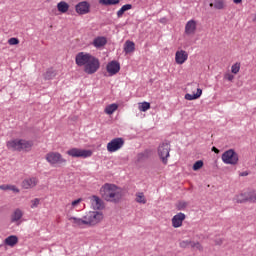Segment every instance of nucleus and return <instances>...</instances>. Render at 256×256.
I'll return each mask as SVG.
<instances>
[{
    "label": "nucleus",
    "mask_w": 256,
    "mask_h": 256,
    "mask_svg": "<svg viewBox=\"0 0 256 256\" xmlns=\"http://www.w3.org/2000/svg\"><path fill=\"white\" fill-rule=\"evenodd\" d=\"M187 59H189V53L185 50H178L175 53V63L177 65H183Z\"/></svg>",
    "instance_id": "4468645a"
},
{
    "label": "nucleus",
    "mask_w": 256,
    "mask_h": 256,
    "mask_svg": "<svg viewBox=\"0 0 256 256\" xmlns=\"http://www.w3.org/2000/svg\"><path fill=\"white\" fill-rule=\"evenodd\" d=\"M103 219V212L89 211L82 218L70 217L69 221L72 223L73 227L83 229V227H95V225H99Z\"/></svg>",
    "instance_id": "f03ea898"
},
{
    "label": "nucleus",
    "mask_w": 256,
    "mask_h": 256,
    "mask_svg": "<svg viewBox=\"0 0 256 256\" xmlns=\"http://www.w3.org/2000/svg\"><path fill=\"white\" fill-rule=\"evenodd\" d=\"M130 9H133V5L131 4H125L117 11V17H123L125 14V11H129Z\"/></svg>",
    "instance_id": "a878e982"
},
{
    "label": "nucleus",
    "mask_w": 256,
    "mask_h": 256,
    "mask_svg": "<svg viewBox=\"0 0 256 256\" xmlns=\"http://www.w3.org/2000/svg\"><path fill=\"white\" fill-rule=\"evenodd\" d=\"M57 73H55V70L49 69L48 71L45 72L44 74V79L46 81H51V79H55Z\"/></svg>",
    "instance_id": "c85d7f7f"
},
{
    "label": "nucleus",
    "mask_w": 256,
    "mask_h": 256,
    "mask_svg": "<svg viewBox=\"0 0 256 256\" xmlns=\"http://www.w3.org/2000/svg\"><path fill=\"white\" fill-rule=\"evenodd\" d=\"M233 2H234L236 5H239V3H242L243 0H233Z\"/></svg>",
    "instance_id": "79ce46f5"
},
{
    "label": "nucleus",
    "mask_w": 256,
    "mask_h": 256,
    "mask_svg": "<svg viewBox=\"0 0 256 256\" xmlns=\"http://www.w3.org/2000/svg\"><path fill=\"white\" fill-rule=\"evenodd\" d=\"M117 109H119V105L113 103L105 107L104 113H106V115H113Z\"/></svg>",
    "instance_id": "b1692460"
},
{
    "label": "nucleus",
    "mask_w": 256,
    "mask_h": 256,
    "mask_svg": "<svg viewBox=\"0 0 256 256\" xmlns=\"http://www.w3.org/2000/svg\"><path fill=\"white\" fill-rule=\"evenodd\" d=\"M123 145H125V140L123 138H113L110 142L107 143L106 149L108 153H117V151L123 149Z\"/></svg>",
    "instance_id": "1a4fd4ad"
},
{
    "label": "nucleus",
    "mask_w": 256,
    "mask_h": 256,
    "mask_svg": "<svg viewBox=\"0 0 256 256\" xmlns=\"http://www.w3.org/2000/svg\"><path fill=\"white\" fill-rule=\"evenodd\" d=\"M100 195L104 201L119 203L123 199V189L115 184L106 183L100 188Z\"/></svg>",
    "instance_id": "7ed1b4c3"
},
{
    "label": "nucleus",
    "mask_w": 256,
    "mask_h": 256,
    "mask_svg": "<svg viewBox=\"0 0 256 256\" xmlns=\"http://www.w3.org/2000/svg\"><path fill=\"white\" fill-rule=\"evenodd\" d=\"M241 175H242V177H246V175H248V174H247V172H243Z\"/></svg>",
    "instance_id": "c03bdc74"
},
{
    "label": "nucleus",
    "mask_w": 256,
    "mask_h": 256,
    "mask_svg": "<svg viewBox=\"0 0 256 256\" xmlns=\"http://www.w3.org/2000/svg\"><path fill=\"white\" fill-rule=\"evenodd\" d=\"M187 216L183 212H179L178 214L174 215L171 219L172 227L174 229H179V227H183V221Z\"/></svg>",
    "instance_id": "9b49d317"
},
{
    "label": "nucleus",
    "mask_w": 256,
    "mask_h": 256,
    "mask_svg": "<svg viewBox=\"0 0 256 256\" xmlns=\"http://www.w3.org/2000/svg\"><path fill=\"white\" fill-rule=\"evenodd\" d=\"M11 223H18V221H21V219H23V210H21L20 208L15 209L11 216Z\"/></svg>",
    "instance_id": "a211bd4d"
},
{
    "label": "nucleus",
    "mask_w": 256,
    "mask_h": 256,
    "mask_svg": "<svg viewBox=\"0 0 256 256\" xmlns=\"http://www.w3.org/2000/svg\"><path fill=\"white\" fill-rule=\"evenodd\" d=\"M203 168V161L202 160H198L194 163L193 165V171H199V169Z\"/></svg>",
    "instance_id": "e433bc0d"
},
{
    "label": "nucleus",
    "mask_w": 256,
    "mask_h": 256,
    "mask_svg": "<svg viewBox=\"0 0 256 256\" xmlns=\"http://www.w3.org/2000/svg\"><path fill=\"white\" fill-rule=\"evenodd\" d=\"M248 201L250 203H256V191L248 192Z\"/></svg>",
    "instance_id": "f704fd0d"
},
{
    "label": "nucleus",
    "mask_w": 256,
    "mask_h": 256,
    "mask_svg": "<svg viewBox=\"0 0 256 256\" xmlns=\"http://www.w3.org/2000/svg\"><path fill=\"white\" fill-rule=\"evenodd\" d=\"M9 45H19V38L12 37L8 40Z\"/></svg>",
    "instance_id": "4c0bfd02"
},
{
    "label": "nucleus",
    "mask_w": 256,
    "mask_h": 256,
    "mask_svg": "<svg viewBox=\"0 0 256 256\" xmlns=\"http://www.w3.org/2000/svg\"><path fill=\"white\" fill-rule=\"evenodd\" d=\"M136 203H141L142 205L147 203V198H145V194H143V192L136 193Z\"/></svg>",
    "instance_id": "c756f323"
},
{
    "label": "nucleus",
    "mask_w": 256,
    "mask_h": 256,
    "mask_svg": "<svg viewBox=\"0 0 256 256\" xmlns=\"http://www.w3.org/2000/svg\"><path fill=\"white\" fill-rule=\"evenodd\" d=\"M91 45L95 47V49H103L105 45H107V37L98 36L93 39Z\"/></svg>",
    "instance_id": "f3484780"
},
{
    "label": "nucleus",
    "mask_w": 256,
    "mask_h": 256,
    "mask_svg": "<svg viewBox=\"0 0 256 256\" xmlns=\"http://www.w3.org/2000/svg\"><path fill=\"white\" fill-rule=\"evenodd\" d=\"M21 185L23 189H34V187H37V185H39V178L37 177L25 178L22 181Z\"/></svg>",
    "instance_id": "ddd939ff"
},
{
    "label": "nucleus",
    "mask_w": 256,
    "mask_h": 256,
    "mask_svg": "<svg viewBox=\"0 0 256 256\" xmlns=\"http://www.w3.org/2000/svg\"><path fill=\"white\" fill-rule=\"evenodd\" d=\"M192 242L193 240H182L179 242V247H181V249H189Z\"/></svg>",
    "instance_id": "2f4dec72"
},
{
    "label": "nucleus",
    "mask_w": 256,
    "mask_h": 256,
    "mask_svg": "<svg viewBox=\"0 0 256 256\" xmlns=\"http://www.w3.org/2000/svg\"><path fill=\"white\" fill-rule=\"evenodd\" d=\"M31 203V209H37V207H39V205L41 204V199L39 198H35L33 200L30 201Z\"/></svg>",
    "instance_id": "72a5a7b5"
},
{
    "label": "nucleus",
    "mask_w": 256,
    "mask_h": 256,
    "mask_svg": "<svg viewBox=\"0 0 256 256\" xmlns=\"http://www.w3.org/2000/svg\"><path fill=\"white\" fill-rule=\"evenodd\" d=\"M239 71H241V63L236 62L231 67V73H233L234 75H237V73H239Z\"/></svg>",
    "instance_id": "473e14b6"
},
{
    "label": "nucleus",
    "mask_w": 256,
    "mask_h": 256,
    "mask_svg": "<svg viewBox=\"0 0 256 256\" xmlns=\"http://www.w3.org/2000/svg\"><path fill=\"white\" fill-rule=\"evenodd\" d=\"M221 159L225 165H237L239 163V155L233 149L225 151Z\"/></svg>",
    "instance_id": "6e6552de"
},
{
    "label": "nucleus",
    "mask_w": 256,
    "mask_h": 256,
    "mask_svg": "<svg viewBox=\"0 0 256 256\" xmlns=\"http://www.w3.org/2000/svg\"><path fill=\"white\" fill-rule=\"evenodd\" d=\"M19 243V238L16 235H11L5 238L4 245H7L8 247H15Z\"/></svg>",
    "instance_id": "6ab92c4d"
},
{
    "label": "nucleus",
    "mask_w": 256,
    "mask_h": 256,
    "mask_svg": "<svg viewBox=\"0 0 256 256\" xmlns=\"http://www.w3.org/2000/svg\"><path fill=\"white\" fill-rule=\"evenodd\" d=\"M1 191H12L13 193H20L21 190L15 185L3 184L0 185Z\"/></svg>",
    "instance_id": "4be33fe9"
},
{
    "label": "nucleus",
    "mask_w": 256,
    "mask_h": 256,
    "mask_svg": "<svg viewBox=\"0 0 256 256\" xmlns=\"http://www.w3.org/2000/svg\"><path fill=\"white\" fill-rule=\"evenodd\" d=\"M210 7H213V3H210Z\"/></svg>",
    "instance_id": "a18cd8bd"
},
{
    "label": "nucleus",
    "mask_w": 256,
    "mask_h": 256,
    "mask_svg": "<svg viewBox=\"0 0 256 256\" xmlns=\"http://www.w3.org/2000/svg\"><path fill=\"white\" fill-rule=\"evenodd\" d=\"M89 199L90 205L94 211H103V209H105V202H103V199L99 198V196L93 195Z\"/></svg>",
    "instance_id": "9d476101"
},
{
    "label": "nucleus",
    "mask_w": 256,
    "mask_h": 256,
    "mask_svg": "<svg viewBox=\"0 0 256 256\" xmlns=\"http://www.w3.org/2000/svg\"><path fill=\"white\" fill-rule=\"evenodd\" d=\"M224 79H226L227 81H233V79H235V76L231 73H226L224 75Z\"/></svg>",
    "instance_id": "ea45409f"
},
{
    "label": "nucleus",
    "mask_w": 256,
    "mask_h": 256,
    "mask_svg": "<svg viewBox=\"0 0 256 256\" xmlns=\"http://www.w3.org/2000/svg\"><path fill=\"white\" fill-rule=\"evenodd\" d=\"M212 151H214V153H219V149H217V147H212Z\"/></svg>",
    "instance_id": "37998d69"
},
{
    "label": "nucleus",
    "mask_w": 256,
    "mask_h": 256,
    "mask_svg": "<svg viewBox=\"0 0 256 256\" xmlns=\"http://www.w3.org/2000/svg\"><path fill=\"white\" fill-rule=\"evenodd\" d=\"M75 63L78 67H84V72L87 75H94L101 69L99 58L87 52H79L75 56Z\"/></svg>",
    "instance_id": "f257e3e1"
},
{
    "label": "nucleus",
    "mask_w": 256,
    "mask_h": 256,
    "mask_svg": "<svg viewBox=\"0 0 256 256\" xmlns=\"http://www.w3.org/2000/svg\"><path fill=\"white\" fill-rule=\"evenodd\" d=\"M248 195H249V192H245L236 196V203H245L246 201H249Z\"/></svg>",
    "instance_id": "cd10ccee"
},
{
    "label": "nucleus",
    "mask_w": 256,
    "mask_h": 256,
    "mask_svg": "<svg viewBox=\"0 0 256 256\" xmlns=\"http://www.w3.org/2000/svg\"><path fill=\"white\" fill-rule=\"evenodd\" d=\"M106 70L109 73V75H111V76L117 75V73H119V71H121V64H119V62L113 60L107 64Z\"/></svg>",
    "instance_id": "2eb2a0df"
},
{
    "label": "nucleus",
    "mask_w": 256,
    "mask_h": 256,
    "mask_svg": "<svg viewBox=\"0 0 256 256\" xmlns=\"http://www.w3.org/2000/svg\"><path fill=\"white\" fill-rule=\"evenodd\" d=\"M138 109L142 113H145L146 111H149V109H151V103H149V102H140V103H138Z\"/></svg>",
    "instance_id": "bb28decb"
},
{
    "label": "nucleus",
    "mask_w": 256,
    "mask_h": 256,
    "mask_svg": "<svg viewBox=\"0 0 256 256\" xmlns=\"http://www.w3.org/2000/svg\"><path fill=\"white\" fill-rule=\"evenodd\" d=\"M45 160L51 167H62L64 165H67V159L63 157V155L59 152H48L45 155Z\"/></svg>",
    "instance_id": "39448f33"
},
{
    "label": "nucleus",
    "mask_w": 256,
    "mask_h": 256,
    "mask_svg": "<svg viewBox=\"0 0 256 256\" xmlns=\"http://www.w3.org/2000/svg\"><path fill=\"white\" fill-rule=\"evenodd\" d=\"M83 201V199L81 198H78L74 201H72L70 204H67L66 205V211H75V209H78L79 208V205H81V202Z\"/></svg>",
    "instance_id": "aec40b11"
},
{
    "label": "nucleus",
    "mask_w": 256,
    "mask_h": 256,
    "mask_svg": "<svg viewBox=\"0 0 256 256\" xmlns=\"http://www.w3.org/2000/svg\"><path fill=\"white\" fill-rule=\"evenodd\" d=\"M78 15H87L91 11V4L87 1H82L75 6Z\"/></svg>",
    "instance_id": "f8f14e48"
},
{
    "label": "nucleus",
    "mask_w": 256,
    "mask_h": 256,
    "mask_svg": "<svg viewBox=\"0 0 256 256\" xmlns=\"http://www.w3.org/2000/svg\"><path fill=\"white\" fill-rule=\"evenodd\" d=\"M197 32V21L189 20L185 25V35H195Z\"/></svg>",
    "instance_id": "dca6fc26"
},
{
    "label": "nucleus",
    "mask_w": 256,
    "mask_h": 256,
    "mask_svg": "<svg viewBox=\"0 0 256 256\" xmlns=\"http://www.w3.org/2000/svg\"><path fill=\"white\" fill-rule=\"evenodd\" d=\"M9 151H30L33 148V141L25 139H12L6 143Z\"/></svg>",
    "instance_id": "20e7f679"
},
{
    "label": "nucleus",
    "mask_w": 256,
    "mask_h": 256,
    "mask_svg": "<svg viewBox=\"0 0 256 256\" xmlns=\"http://www.w3.org/2000/svg\"><path fill=\"white\" fill-rule=\"evenodd\" d=\"M57 10L59 13H67V11H69V4L65 1H60L57 4Z\"/></svg>",
    "instance_id": "393cba45"
},
{
    "label": "nucleus",
    "mask_w": 256,
    "mask_h": 256,
    "mask_svg": "<svg viewBox=\"0 0 256 256\" xmlns=\"http://www.w3.org/2000/svg\"><path fill=\"white\" fill-rule=\"evenodd\" d=\"M66 155H68V157H72L73 159H87L93 156V151L74 147L68 149L66 151Z\"/></svg>",
    "instance_id": "423d86ee"
},
{
    "label": "nucleus",
    "mask_w": 256,
    "mask_h": 256,
    "mask_svg": "<svg viewBox=\"0 0 256 256\" xmlns=\"http://www.w3.org/2000/svg\"><path fill=\"white\" fill-rule=\"evenodd\" d=\"M187 207V202H179L178 204H177V209H178V211H183V209H185Z\"/></svg>",
    "instance_id": "58836bf2"
},
{
    "label": "nucleus",
    "mask_w": 256,
    "mask_h": 256,
    "mask_svg": "<svg viewBox=\"0 0 256 256\" xmlns=\"http://www.w3.org/2000/svg\"><path fill=\"white\" fill-rule=\"evenodd\" d=\"M157 153L163 165H167L169 163V157H171V145L165 142L160 144L158 146Z\"/></svg>",
    "instance_id": "0eeeda50"
},
{
    "label": "nucleus",
    "mask_w": 256,
    "mask_h": 256,
    "mask_svg": "<svg viewBox=\"0 0 256 256\" xmlns=\"http://www.w3.org/2000/svg\"><path fill=\"white\" fill-rule=\"evenodd\" d=\"M215 9H223L224 7V4L222 1H219L217 2L215 5H214Z\"/></svg>",
    "instance_id": "a19ab883"
},
{
    "label": "nucleus",
    "mask_w": 256,
    "mask_h": 256,
    "mask_svg": "<svg viewBox=\"0 0 256 256\" xmlns=\"http://www.w3.org/2000/svg\"><path fill=\"white\" fill-rule=\"evenodd\" d=\"M135 51V42L127 40L124 44V52L126 54L133 53Z\"/></svg>",
    "instance_id": "5701e85b"
},
{
    "label": "nucleus",
    "mask_w": 256,
    "mask_h": 256,
    "mask_svg": "<svg viewBox=\"0 0 256 256\" xmlns=\"http://www.w3.org/2000/svg\"><path fill=\"white\" fill-rule=\"evenodd\" d=\"M201 95H203V90H201V88H197V92L194 94H186L185 95V99L187 101H195V99H199V97H201Z\"/></svg>",
    "instance_id": "412c9836"
},
{
    "label": "nucleus",
    "mask_w": 256,
    "mask_h": 256,
    "mask_svg": "<svg viewBox=\"0 0 256 256\" xmlns=\"http://www.w3.org/2000/svg\"><path fill=\"white\" fill-rule=\"evenodd\" d=\"M191 249H196V251H199L200 253L203 252V244L199 241H192L190 245Z\"/></svg>",
    "instance_id": "7c9ffc66"
},
{
    "label": "nucleus",
    "mask_w": 256,
    "mask_h": 256,
    "mask_svg": "<svg viewBox=\"0 0 256 256\" xmlns=\"http://www.w3.org/2000/svg\"><path fill=\"white\" fill-rule=\"evenodd\" d=\"M102 5H117L119 0H100Z\"/></svg>",
    "instance_id": "c9c22d12"
}]
</instances>
